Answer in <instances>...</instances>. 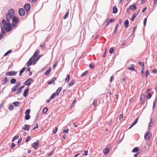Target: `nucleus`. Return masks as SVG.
<instances>
[{
	"label": "nucleus",
	"instance_id": "f257e3e1",
	"mask_svg": "<svg viewBox=\"0 0 157 157\" xmlns=\"http://www.w3.org/2000/svg\"><path fill=\"white\" fill-rule=\"evenodd\" d=\"M2 23L3 28L6 32H9L12 30V26L10 21H6L4 19L2 20Z\"/></svg>",
	"mask_w": 157,
	"mask_h": 157
},
{
	"label": "nucleus",
	"instance_id": "f03ea898",
	"mask_svg": "<svg viewBox=\"0 0 157 157\" xmlns=\"http://www.w3.org/2000/svg\"><path fill=\"white\" fill-rule=\"evenodd\" d=\"M14 13V11L13 9H10L8 13L6 15V21H10L13 17Z\"/></svg>",
	"mask_w": 157,
	"mask_h": 157
},
{
	"label": "nucleus",
	"instance_id": "7ed1b4c3",
	"mask_svg": "<svg viewBox=\"0 0 157 157\" xmlns=\"http://www.w3.org/2000/svg\"><path fill=\"white\" fill-rule=\"evenodd\" d=\"M110 147V145L109 144L108 145L106 148L104 149L103 150V152L104 153L105 155H106L109 152V148Z\"/></svg>",
	"mask_w": 157,
	"mask_h": 157
},
{
	"label": "nucleus",
	"instance_id": "20e7f679",
	"mask_svg": "<svg viewBox=\"0 0 157 157\" xmlns=\"http://www.w3.org/2000/svg\"><path fill=\"white\" fill-rule=\"evenodd\" d=\"M151 136V132L148 131L146 132L144 135V138L146 139L147 140H150V138Z\"/></svg>",
	"mask_w": 157,
	"mask_h": 157
},
{
	"label": "nucleus",
	"instance_id": "39448f33",
	"mask_svg": "<svg viewBox=\"0 0 157 157\" xmlns=\"http://www.w3.org/2000/svg\"><path fill=\"white\" fill-rule=\"evenodd\" d=\"M17 72L14 71H10L6 72V75L7 76H14L16 75Z\"/></svg>",
	"mask_w": 157,
	"mask_h": 157
},
{
	"label": "nucleus",
	"instance_id": "423d86ee",
	"mask_svg": "<svg viewBox=\"0 0 157 157\" xmlns=\"http://www.w3.org/2000/svg\"><path fill=\"white\" fill-rule=\"evenodd\" d=\"M39 143V141L38 140H37L36 142H34L32 144V147L35 150L37 149L38 147Z\"/></svg>",
	"mask_w": 157,
	"mask_h": 157
},
{
	"label": "nucleus",
	"instance_id": "0eeeda50",
	"mask_svg": "<svg viewBox=\"0 0 157 157\" xmlns=\"http://www.w3.org/2000/svg\"><path fill=\"white\" fill-rule=\"evenodd\" d=\"M33 82V80L31 78L27 79L25 82V85L27 86L30 85Z\"/></svg>",
	"mask_w": 157,
	"mask_h": 157
},
{
	"label": "nucleus",
	"instance_id": "6e6552de",
	"mask_svg": "<svg viewBox=\"0 0 157 157\" xmlns=\"http://www.w3.org/2000/svg\"><path fill=\"white\" fill-rule=\"evenodd\" d=\"M19 14L21 16H24L25 14V11L23 8H20L18 11Z\"/></svg>",
	"mask_w": 157,
	"mask_h": 157
},
{
	"label": "nucleus",
	"instance_id": "1a4fd4ad",
	"mask_svg": "<svg viewBox=\"0 0 157 157\" xmlns=\"http://www.w3.org/2000/svg\"><path fill=\"white\" fill-rule=\"evenodd\" d=\"M24 8L26 11H28L30 9V5L29 3H27L24 6Z\"/></svg>",
	"mask_w": 157,
	"mask_h": 157
},
{
	"label": "nucleus",
	"instance_id": "9d476101",
	"mask_svg": "<svg viewBox=\"0 0 157 157\" xmlns=\"http://www.w3.org/2000/svg\"><path fill=\"white\" fill-rule=\"evenodd\" d=\"M37 56V55H36V54H34L33 57L31 58H33V59L34 60V62L38 61L40 57V56H39V57L37 58L36 57Z\"/></svg>",
	"mask_w": 157,
	"mask_h": 157
},
{
	"label": "nucleus",
	"instance_id": "9b49d317",
	"mask_svg": "<svg viewBox=\"0 0 157 157\" xmlns=\"http://www.w3.org/2000/svg\"><path fill=\"white\" fill-rule=\"evenodd\" d=\"M12 22L13 23L17 24L18 22V18L16 17H13L12 18Z\"/></svg>",
	"mask_w": 157,
	"mask_h": 157
},
{
	"label": "nucleus",
	"instance_id": "f8f14e48",
	"mask_svg": "<svg viewBox=\"0 0 157 157\" xmlns=\"http://www.w3.org/2000/svg\"><path fill=\"white\" fill-rule=\"evenodd\" d=\"M34 61V60L33 59V58H30L29 60L28 61L26 65L28 66H30L32 64V62Z\"/></svg>",
	"mask_w": 157,
	"mask_h": 157
},
{
	"label": "nucleus",
	"instance_id": "ddd939ff",
	"mask_svg": "<svg viewBox=\"0 0 157 157\" xmlns=\"http://www.w3.org/2000/svg\"><path fill=\"white\" fill-rule=\"evenodd\" d=\"M140 99L142 103H144L145 101V95L144 94H142L141 96Z\"/></svg>",
	"mask_w": 157,
	"mask_h": 157
},
{
	"label": "nucleus",
	"instance_id": "4468645a",
	"mask_svg": "<svg viewBox=\"0 0 157 157\" xmlns=\"http://www.w3.org/2000/svg\"><path fill=\"white\" fill-rule=\"evenodd\" d=\"M29 90V89H26L25 90L23 94V96L24 97H26L27 96Z\"/></svg>",
	"mask_w": 157,
	"mask_h": 157
},
{
	"label": "nucleus",
	"instance_id": "2eb2a0df",
	"mask_svg": "<svg viewBox=\"0 0 157 157\" xmlns=\"http://www.w3.org/2000/svg\"><path fill=\"white\" fill-rule=\"evenodd\" d=\"M130 9H131L132 10H135L136 9V6L134 4H133L132 5L129 6Z\"/></svg>",
	"mask_w": 157,
	"mask_h": 157
},
{
	"label": "nucleus",
	"instance_id": "dca6fc26",
	"mask_svg": "<svg viewBox=\"0 0 157 157\" xmlns=\"http://www.w3.org/2000/svg\"><path fill=\"white\" fill-rule=\"evenodd\" d=\"M75 83L74 80H72L70 81V82L68 84V86L69 87L72 86Z\"/></svg>",
	"mask_w": 157,
	"mask_h": 157
},
{
	"label": "nucleus",
	"instance_id": "f3484780",
	"mask_svg": "<svg viewBox=\"0 0 157 157\" xmlns=\"http://www.w3.org/2000/svg\"><path fill=\"white\" fill-rule=\"evenodd\" d=\"M129 24V21L128 20H126L124 21V27L126 28H127L128 27Z\"/></svg>",
	"mask_w": 157,
	"mask_h": 157
},
{
	"label": "nucleus",
	"instance_id": "a211bd4d",
	"mask_svg": "<svg viewBox=\"0 0 157 157\" xmlns=\"http://www.w3.org/2000/svg\"><path fill=\"white\" fill-rule=\"evenodd\" d=\"M157 101V98L156 97L155 100H154V101L153 103V105L152 106V109H153L155 108V105H156V103Z\"/></svg>",
	"mask_w": 157,
	"mask_h": 157
},
{
	"label": "nucleus",
	"instance_id": "6ab92c4d",
	"mask_svg": "<svg viewBox=\"0 0 157 157\" xmlns=\"http://www.w3.org/2000/svg\"><path fill=\"white\" fill-rule=\"evenodd\" d=\"M23 128L25 130L29 131V127L28 125L25 124L24 125Z\"/></svg>",
	"mask_w": 157,
	"mask_h": 157
},
{
	"label": "nucleus",
	"instance_id": "aec40b11",
	"mask_svg": "<svg viewBox=\"0 0 157 157\" xmlns=\"http://www.w3.org/2000/svg\"><path fill=\"white\" fill-rule=\"evenodd\" d=\"M56 96H57V94L56 93H54L50 97V99H53Z\"/></svg>",
	"mask_w": 157,
	"mask_h": 157
},
{
	"label": "nucleus",
	"instance_id": "412c9836",
	"mask_svg": "<svg viewBox=\"0 0 157 157\" xmlns=\"http://www.w3.org/2000/svg\"><path fill=\"white\" fill-rule=\"evenodd\" d=\"M117 12V9L116 6H113V13H116Z\"/></svg>",
	"mask_w": 157,
	"mask_h": 157
},
{
	"label": "nucleus",
	"instance_id": "4be33fe9",
	"mask_svg": "<svg viewBox=\"0 0 157 157\" xmlns=\"http://www.w3.org/2000/svg\"><path fill=\"white\" fill-rule=\"evenodd\" d=\"M51 71V68H49L45 73V75L47 76L48 75Z\"/></svg>",
	"mask_w": 157,
	"mask_h": 157
},
{
	"label": "nucleus",
	"instance_id": "5701e85b",
	"mask_svg": "<svg viewBox=\"0 0 157 157\" xmlns=\"http://www.w3.org/2000/svg\"><path fill=\"white\" fill-rule=\"evenodd\" d=\"M138 119V118H137L134 121V122L132 123L131 126L129 127V128H130L132 126H133L135 125L137 123V122Z\"/></svg>",
	"mask_w": 157,
	"mask_h": 157
},
{
	"label": "nucleus",
	"instance_id": "b1692460",
	"mask_svg": "<svg viewBox=\"0 0 157 157\" xmlns=\"http://www.w3.org/2000/svg\"><path fill=\"white\" fill-rule=\"evenodd\" d=\"M138 13H138L137 14H136L135 13H134L131 17V20L133 21Z\"/></svg>",
	"mask_w": 157,
	"mask_h": 157
},
{
	"label": "nucleus",
	"instance_id": "393cba45",
	"mask_svg": "<svg viewBox=\"0 0 157 157\" xmlns=\"http://www.w3.org/2000/svg\"><path fill=\"white\" fill-rule=\"evenodd\" d=\"M25 67H23L20 71L19 75L21 76L22 75V73L25 70Z\"/></svg>",
	"mask_w": 157,
	"mask_h": 157
},
{
	"label": "nucleus",
	"instance_id": "a878e982",
	"mask_svg": "<svg viewBox=\"0 0 157 157\" xmlns=\"http://www.w3.org/2000/svg\"><path fill=\"white\" fill-rule=\"evenodd\" d=\"M131 68H128V69L131 70H132L133 71H135V70L134 68L135 67V65L134 64H132L131 65Z\"/></svg>",
	"mask_w": 157,
	"mask_h": 157
},
{
	"label": "nucleus",
	"instance_id": "bb28decb",
	"mask_svg": "<svg viewBox=\"0 0 157 157\" xmlns=\"http://www.w3.org/2000/svg\"><path fill=\"white\" fill-rule=\"evenodd\" d=\"M70 78V75H67L66 78L65 79V82L67 83H68L69 81Z\"/></svg>",
	"mask_w": 157,
	"mask_h": 157
},
{
	"label": "nucleus",
	"instance_id": "cd10ccee",
	"mask_svg": "<svg viewBox=\"0 0 157 157\" xmlns=\"http://www.w3.org/2000/svg\"><path fill=\"white\" fill-rule=\"evenodd\" d=\"M16 82V80L15 78H12L10 80V83L12 84H13L15 83Z\"/></svg>",
	"mask_w": 157,
	"mask_h": 157
},
{
	"label": "nucleus",
	"instance_id": "c85d7f7f",
	"mask_svg": "<svg viewBox=\"0 0 157 157\" xmlns=\"http://www.w3.org/2000/svg\"><path fill=\"white\" fill-rule=\"evenodd\" d=\"M114 20H115L114 18L110 19V20H109V21L108 23H107V24H106V26H107L108 25H109V24L110 22H114Z\"/></svg>",
	"mask_w": 157,
	"mask_h": 157
},
{
	"label": "nucleus",
	"instance_id": "c756f323",
	"mask_svg": "<svg viewBox=\"0 0 157 157\" xmlns=\"http://www.w3.org/2000/svg\"><path fill=\"white\" fill-rule=\"evenodd\" d=\"M144 62H143V64L142 65V68L141 71V72L142 74L143 75V74H144Z\"/></svg>",
	"mask_w": 157,
	"mask_h": 157
},
{
	"label": "nucleus",
	"instance_id": "7c9ffc66",
	"mask_svg": "<svg viewBox=\"0 0 157 157\" xmlns=\"http://www.w3.org/2000/svg\"><path fill=\"white\" fill-rule=\"evenodd\" d=\"M17 88L16 86H13L11 89L12 91L13 92L16 91L17 90Z\"/></svg>",
	"mask_w": 157,
	"mask_h": 157
},
{
	"label": "nucleus",
	"instance_id": "2f4dec72",
	"mask_svg": "<svg viewBox=\"0 0 157 157\" xmlns=\"http://www.w3.org/2000/svg\"><path fill=\"white\" fill-rule=\"evenodd\" d=\"M151 96V94L150 92H148L147 95V98L148 99L150 98Z\"/></svg>",
	"mask_w": 157,
	"mask_h": 157
},
{
	"label": "nucleus",
	"instance_id": "473e14b6",
	"mask_svg": "<svg viewBox=\"0 0 157 157\" xmlns=\"http://www.w3.org/2000/svg\"><path fill=\"white\" fill-rule=\"evenodd\" d=\"M13 104L16 106H19V102L17 101L14 102H13Z\"/></svg>",
	"mask_w": 157,
	"mask_h": 157
},
{
	"label": "nucleus",
	"instance_id": "72a5a7b5",
	"mask_svg": "<svg viewBox=\"0 0 157 157\" xmlns=\"http://www.w3.org/2000/svg\"><path fill=\"white\" fill-rule=\"evenodd\" d=\"M30 118V116L29 114H26L25 119L26 120H28Z\"/></svg>",
	"mask_w": 157,
	"mask_h": 157
},
{
	"label": "nucleus",
	"instance_id": "f704fd0d",
	"mask_svg": "<svg viewBox=\"0 0 157 157\" xmlns=\"http://www.w3.org/2000/svg\"><path fill=\"white\" fill-rule=\"evenodd\" d=\"M48 110V109L47 108L45 107L43 110V113L44 114L46 113L47 112Z\"/></svg>",
	"mask_w": 157,
	"mask_h": 157
},
{
	"label": "nucleus",
	"instance_id": "c9c22d12",
	"mask_svg": "<svg viewBox=\"0 0 157 157\" xmlns=\"http://www.w3.org/2000/svg\"><path fill=\"white\" fill-rule=\"evenodd\" d=\"M97 103V100L96 99H94L93 103V105L94 106L96 105Z\"/></svg>",
	"mask_w": 157,
	"mask_h": 157
},
{
	"label": "nucleus",
	"instance_id": "e433bc0d",
	"mask_svg": "<svg viewBox=\"0 0 157 157\" xmlns=\"http://www.w3.org/2000/svg\"><path fill=\"white\" fill-rule=\"evenodd\" d=\"M3 81L5 82V84H3V85L6 84L7 81H8V78L7 77H5L3 79Z\"/></svg>",
	"mask_w": 157,
	"mask_h": 157
},
{
	"label": "nucleus",
	"instance_id": "4c0bfd02",
	"mask_svg": "<svg viewBox=\"0 0 157 157\" xmlns=\"http://www.w3.org/2000/svg\"><path fill=\"white\" fill-rule=\"evenodd\" d=\"M13 106L12 105H10L8 107V109L10 111L12 110L13 109Z\"/></svg>",
	"mask_w": 157,
	"mask_h": 157
},
{
	"label": "nucleus",
	"instance_id": "58836bf2",
	"mask_svg": "<svg viewBox=\"0 0 157 157\" xmlns=\"http://www.w3.org/2000/svg\"><path fill=\"white\" fill-rule=\"evenodd\" d=\"M21 84V82H17L15 86H16L18 88L20 85Z\"/></svg>",
	"mask_w": 157,
	"mask_h": 157
},
{
	"label": "nucleus",
	"instance_id": "ea45409f",
	"mask_svg": "<svg viewBox=\"0 0 157 157\" xmlns=\"http://www.w3.org/2000/svg\"><path fill=\"white\" fill-rule=\"evenodd\" d=\"M22 90L19 88L17 89V91L16 92V94H19L21 93Z\"/></svg>",
	"mask_w": 157,
	"mask_h": 157
},
{
	"label": "nucleus",
	"instance_id": "a19ab883",
	"mask_svg": "<svg viewBox=\"0 0 157 157\" xmlns=\"http://www.w3.org/2000/svg\"><path fill=\"white\" fill-rule=\"evenodd\" d=\"M138 150V148L137 147H135L132 150V152H135L137 151Z\"/></svg>",
	"mask_w": 157,
	"mask_h": 157
},
{
	"label": "nucleus",
	"instance_id": "79ce46f5",
	"mask_svg": "<svg viewBox=\"0 0 157 157\" xmlns=\"http://www.w3.org/2000/svg\"><path fill=\"white\" fill-rule=\"evenodd\" d=\"M61 90V89L60 87H59L58 88V89L57 90L56 92V93L57 94V95H58V94H59Z\"/></svg>",
	"mask_w": 157,
	"mask_h": 157
},
{
	"label": "nucleus",
	"instance_id": "37998d69",
	"mask_svg": "<svg viewBox=\"0 0 157 157\" xmlns=\"http://www.w3.org/2000/svg\"><path fill=\"white\" fill-rule=\"evenodd\" d=\"M12 51L11 50H10L8 51L7 52H6L4 54V56H6L7 55H8L9 53H11Z\"/></svg>",
	"mask_w": 157,
	"mask_h": 157
},
{
	"label": "nucleus",
	"instance_id": "c03bdc74",
	"mask_svg": "<svg viewBox=\"0 0 157 157\" xmlns=\"http://www.w3.org/2000/svg\"><path fill=\"white\" fill-rule=\"evenodd\" d=\"M40 47L42 49L45 48V43L43 45H40Z\"/></svg>",
	"mask_w": 157,
	"mask_h": 157
},
{
	"label": "nucleus",
	"instance_id": "a18cd8bd",
	"mask_svg": "<svg viewBox=\"0 0 157 157\" xmlns=\"http://www.w3.org/2000/svg\"><path fill=\"white\" fill-rule=\"evenodd\" d=\"M68 14H69L68 12H67L66 13V14H65V15L63 17V18L64 19H66V18H67L68 15Z\"/></svg>",
	"mask_w": 157,
	"mask_h": 157
},
{
	"label": "nucleus",
	"instance_id": "49530a36",
	"mask_svg": "<svg viewBox=\"0 0 157 157\" xmlns=\"http://www.w3.org/2000/svg\"><path fill=\"white\" fill-rule=\"evenodd\" d=\"M58 129V128L57 127H55L54 129L53 130V133L55 134L56 133Z\"/></svg>",
	"mask_w": 157,
	"mask_h": 157
},
{
	"label": "nucleus",
	"instance_id": "de8ad7c7",
	"mask_svg": "<svg viewBox=\"0 0 157 157\" xmlns=\"http://www.w3.org/2000/svg\"><path fill=\"white\" fill-rule=\"evenodd\" d=\"M18 138L19 136H15L13 138V141L14 142L15 140L18 139Z\"/></svg>",
	"mask_w": 157,
	"mask_h": 157
},
{
	"label": "nucleus",
	"instance_id": "09e8293b",
	"mask_svg": "<svg viewBox=\"0 0 157 157\" xmlns=\"http://www.w3.org/2000/svg\"><path fill=\"white\" fill-rule=\"evenodd\" d=\"M114 52V50L113 49V48H111L110 49V50H109V51L110 53H111V54L112 53Z\"/></svg>",
	"mask_w": 157,
	"mask_h": 157
},
{
	"label": "nucleus",
	"instance_id": "8fccbe9b",
	"mask_svg": "<svg viewBox=\"0 0 157 157\" xmlns=\"http://www.w3.org/2000/svg\"><path fill=\"white\" fill-rule=\"evenodd\" d=\"M31 137L30 136H28L26 139L25 141L26 142H28L31 139Z\"/></svg>",
	"mask_w": 157,
	"mask_h": 157
},
{
	"label": "nucleus",
	"instance_id": "3c124183",
	"mask_svg": "<svg viewBox=\"0 0 157 157\" xmlns=\"http://www.w3.org/2000/svg\"><path fill=\"white\" fill-rule=\"evenodd\" d=\"M30 110L29 109H27L26 110L25 112V114H29V113L30 112Z\"/></svg>",
	"mask_w": 157,
	"mask_h": 157
},
{
	"label": "nucleus",
	"instance_id": "603ef678",
	"mask_svg": "<svg viewBox=\"0 0 157 157\" xmlns=\"http://www.w3.org/2000/svg\"><path fill=\"white\" fill-rule=\"evenodd\" d=\"M88 72L87 71H86L84 73H82L81 75V76H83L85 75L88 73Z\"/></svg>",
	"mask_w": 157,
	"mask_h": 157
},
{
	"label": "nucleus",
	"instance_id": "864d4df0",
	"mask_svg": "<svg viewBox=\"0 0 157 157\" xmlns=\"http://www.w3.org/2000/svg\"><path fill=\"white\" fill-rule=\"evenodd\" d=\"M22 139L21 138H20L18 140L17 144L19 145L21 143L22 141Z\"/></svg>",
	"mask_w": 157,
	"mask_h": 157
},
{
	"label": "nucleus",
	"instance_id": "5fc2aeb1",
	"mask_svg": "<svg viewBox=\"0 0 157 157\" xmlns=\"http://www.w3.org/2000/svg\"><path fill=\"white\" fill-rule=\"evenodd\" d=\"M40 51L39 50H36L35 52V54H36L37 56L39 54Z\"/></svg>",
	"mask_w": 157,
	"mask_h": 157
},
{
	"label": "nucleus",
	"instance_id": "6e6d98bb",
	"mask_svg": "<svg viewBox=\"0 0 157 157\" xmlns=\"http://www.w3.org/2000/svg\"><path fill=\"white\" fill-rule=\"evenodd\" d=\"M147 18H145L144 19V26L146 25V22H147Z\"/></svg>",
	"mask_w": 157,
	"mask_h": 157
},
{
	"label": "nucleus",
	"instance_id": "4d7b16f0",
	"mask_svg": "<svg viewBox=\"0 0 157 157\" xmlns=\"http://www.w3.org/2000/svg\"><path fill=\"white\" fill-rule=\"evenodd\" d=\"M37 0H29V1L32 3H34L36 2Z\"/></svg>",
	"mask_w": 157,
	"mask_h": 157
},
{
	"label": "nucleus",
	"instance_id": "13d9d810",
	"mask_svg": "<svg viewBox=\"0 0 157 157\" xmlns=\"http://www.w3.org/2000/svg\"><path fill=\"white\" fill-rule=\"evenodd\" d=\"M123 116V114H121L119 116V119L120 120H121V119H122Z\"/></svg>",
	"mask_w": 157,
	"mask_h": 157
},
{
	"label": "nucleus",
	"instance_id": "bf43d9fd",
	"mask_svg": "<svg viewBox=\"0 0 157 157\" xmlns=\"http://www.w3.org/2000/svg\"><path fill=\"white\" fill-rule=\"evenodd\" d=\"M1 33L2 34H5L6 33L5 30L2 27L1 28Z\"/></svg>",
	"mask_w": 157,
	"mask_h": 157
},
{
	"label": "nucleus",
	"instance_id": "052dcab7",
	"mask_svg": "<svg viewBox=\"0 0 157 157\" xmlns=\"http://www.w3.org/2000/svg\"><path fill=\"white\" fill-rule=\"evenodd\" d=\"M87 154H88V151L85 150L84 154H83L82 155H87Z\"/></svg>",
	"mask_w": 157,
	"mask_h": 157
},
{
	"label": "nucleus",
	"instance_id": "680f3d73",
	"mask_svg": "<svg viewBox=\"0 0 157 157\" xmlns=\"http://www.w3.org/2000/svg\"><path fill=\"white\" fill-rule=\"evenodd\" d=\"M15 144L14 143H12V144H11V149H13L14 147V146H15Z\"/></svg>",
	"mask_w": 157,
	"mask_h": 157
},
{
	"label": "nucleus",
	"instance_id": "e2e57ef3",
	"mask_svg": "<svg viewBox=\"0 0 157 157\" xmlns=\"http://www.w3.org/2000/svg\"><path fill=\"white\" fill-rule=\"evenodd\" d=\"M57 64V62H56L53 64V68H54V69L56 67Z\"/></svg>",
	"mask_w": 157,
	"mask_h": 157
},
{
	"label": "nucleus",
	"instance_id": "0e129e2a",
	"mask_svg": "<svg viewBox=\"0 0 157 157\" xmlns=\"http://www.w3.org/2000/svg\"><path fill=\"white\" fill-rule=\"evenodd\" d=\"M148 70H147L145 73V76L146 77H147L148 76Z\"/></svg>",
	"mask_w": 157,
	"mask_h": 157
},
{
	"label": "nucleus",
	"instance_id": "69168bd1",
	"mask_svg": "<svg viewBox=\"0 0 157 157\" xmlns=\"http://www.w3.org/2000/svg\"><path fill=\"white\" fill-rule=\"evenodd\" d=\"M89 67H90V68L91 69L93 68L94 66L93 65L91 64H89Z\"/></svg>",
	"mask_w": 157,
	"mask_h": 157
},
{
	"label": "nucleus",
	"instance_id": "338daca9",
	"mask_svg": "<svg viewBox=\"0 0 157 157\" xmlns=\"http://www.w3.org/2000/svg\"><path fill=\"white\" fill-rule=\"evenodd\" d=\"M68 131H69V130L68 129H64L63 130V132H65V133H67L68 132Z\"/></svg>",
	"mask_w": 157,
	"mask_h": 157
},
{
	"label": "nucleus",
	"instance_id": "774afa93",
	"mask_svg": "<svg viewBox=\"0 0 157 157\" xmlns=\"http://www.w3.org/2000/svg\"><path fill=\"white\" fill-rule=\"evenodd\" d=\"M56 79V77H54L52 78V80L54 82Z\"/></svg>",
	"mask_w": 157,
	"mask_h": 157
}]
</instances>
